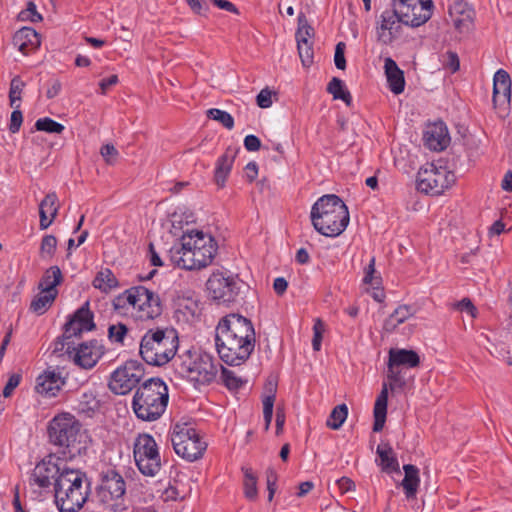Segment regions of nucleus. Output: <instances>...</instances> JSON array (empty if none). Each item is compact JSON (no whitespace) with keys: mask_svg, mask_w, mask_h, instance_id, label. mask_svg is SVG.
Listing matches in <instances>:
<instances>
[{"mask_svg":"<svg viewBox=\"0 0 512 512\" xmlns=\"http://www.w3.org/2000/svg\"><path fill=\"white\" fill-rule=\"evenodd\" d=\"M215 344L223 362L232 366L241 365L255 348L252 322L239 314L223 317L216 327Z\"/></svg>","mask_w":512,"mask_h":512,"instance_id":"nucleus-1","label":"nucleus"},{"mask_svg":"<svg viewBox=\"0 0 512 512\" xmlns=\"http://www.w3.org/2000/svg\"><path fill=\"white\" fill-rule=\"evenodd\" d=\"M217 252V243L211 235L192 230L182 235L180 243L169 253L171 261L186 270L201 269L212 263Z\"/></svg>","mask_w":512,"mask_h":512,"instance_id":"nucleus-2","label":"nucleus"},{"mask_svg":"<svg viewBox=\"0 0 512 512\" xmlns=\"http://www.w3.org/2000/svg\"><path fill=\"white\" fill-rule=\"evenodd\" d=\"M310 217L315 230L326 237L342 234L350 220L348 207L335 194L320 197L313 204Z\"/></svg>","mask_w":512,"mask_h":512,"instance_id":"nucleus-3","label":"nucleus"},{"mask_svg":"<svg viewBox=\"0 0 512 512\" xmlns=\"http://www.w3.org/2000/svg\"><path fill=\"white\" fill-rule=\"evenodd\" d=\"M90 482L85 473L63 466L54 483L55 504L60 512H78L89 495Z\"/></svg>","mask_w":512,"mask_h":512,"instance_id":"nucleus-4","label":"nucleus"},{"mask_svg":"<svg viewBox=\"0 0 512 512\" xmlns=\"http://www.w3.org/2000/svg\"><path fill=\"white\" fill-rule=\"evenodd\" d=\"M168 400V387L165 382L157 377L150 378L137 388L132 408L139 419L152 422L163 415Z\"/></svg>","mask_w":512,"mask_h":512,"instance_id":"nucleus-5","label":"nucleus"},{"mask_svg":"<svg viewBox=\"0 0 512 512\" xmlns=\"http://www.w3.org/2000/svg\"><path fill=\"white\" fill-rule=\"evenodd\" d=\"M178 349V334L174 329H150L141 339L139 352L149 365L163 366L172 360Z\"/></svg>","mask_w":512,"mask_h":512,"instance_id":"nucleus-6","label":"nucleus"},{"mask_svg":"<svg viewBox=\"0 0 512 512\" xmlns=\"http://www.w3.org/2000/svg\"><path fill=\"white\" fill-rule=\"evenodd\" d=\"M219 366L209 353L189 350L180 356L177 372L195 385H209L216 379Z\"/></svg>","mask_w":512,"mask_h":512,"instance_id":"nucleus-7","label":"nucleus"},{"mask_svg":"<svg viewBox=\"0 0 512 512\" xmlns=\"http://www.w3.org/2000/svg\"><path fill=\"white\" fill-rule=\"evenodd\" d=\"M81 424L70 413L56 415L48 425V437L50 443L63 448V453L73 454L76 444L81 437Z\"/></svg>","mask_w":512,"mask_h":512,"instance_id":"nucleus-8","label":"nucleus"},{"mask_svg":"<svg viewBox=\"0 0 512 512\" xmlns=\"http://www.w3.org/2000/svg\"><path fill=\"white\" fill-rule=\"evenodd\" d=\"M171 443L175 453L189 462L201 458L207 448V443L189 423H176L173 426Z\"/></svg>","mask_w":512,"mask_h":512,"instance_id":"nucleus-9","label":"nucleus"},{"mask_svg":"<svg viewBox=\"0 0 512 512\" xmlns=\"http://www.w3.org/2000/svg\"><path fill=\"white\" fill-rule=\"evenodd\" d=\"M93 313L89 309V302H86L64 325V332L61 337H58L54 342V352L71 353V346L74 345L70 341L71 338L80 336L84 331H91L95 328L93 320Z\"/></svg>","mask_w":512,"mask_h":512,"instance_id":"nucleus-10","label":"nucleus"},{"mask_svg":"<svg viewBox=\"0 0 512 512\" xmlns=\"http://www.w3.org/2000/svg\"><path fill=\"white\" fill-rule=\"evenodd\" d=\"M126 492V483L123 477L115 470L108 469L101 473V483L97 489V498L111 511L122 510L123 497Z\"/></svg>","mask_w":512,"mask_h":512,"instance_id":"nucleus-11","label":"nucleus"},{"mask_svg":"<svg viewBox=\"0 0 512 512\" xmlns=\"http://www.w3.org/2000/svg\"><path fill=\"white\" fill-rule=\"evenodd\" d=\"M455 180L454 173L447 168L428 163L417 174V189L426 194L440 195L450 188Z\"/></svg>","mask_w":512,"mask_h":512,"instance_id":"nucleus-12","label":"nucleus"},{"mask_svg":"<svg viewBox=\"0 0 512 512\" xmlns=\"http://www.w3.org/2000/svg\"><path fill=\"white\" fill-rule=\"evenodd\" d=\"M134 460L139 471L149 477L155 476L161 468L160 454L154 438L140 434L134 442Z\"/></svg>","mask_w":512,"mask_h":512,"instance_id":"nucleus-13","label":"nucleus"},{"mask_svg":"<svg viewBox=\"0 0 512 512\" xmlns=\"http://www.w3.org/2000/svg\"><path fill=\"white\" fill-rule=\"evenodd\" d=\"M209 296L218 304H230L237 301L241 290L238 277L222 271L213 272L206 282Z\"/></svg>","mask_w":512,"mask_h":512,"instance_id":"nucleus-14","label":"nucleus"},{"mask_svg":"<svg viewBox=\"0 0 512 512\" xmlns=\"http://www.w3.org/2000/svg\"><path fill=\"white\" fill-rule=\"evenodd\" d=\"M387 378L389 383H383L382 389L376 398L374 404V424L373 431L380 432L386 421L387 414V403H388V392L389 390L394 391L398 388H403L406 385V380L402 374V369L396 365L390 366L388 362Z\"/></svg>","mask_w":512,"mask_h":512,"instance_id":"nucleus-15","label":"nucleus"},{"mask_svg":"<svg viewBox=\"0 0 512 512\" xmlns=\"http://www.w3.org/2000/svg\"><path fill=\"white\" fill-rule=\"evenodd\" d=\"M132 316L141 321L153 320L163 312L160 297L144 286L132 287Z\"/></svg>","mask_w":512,"mask_h":512,"instance_id":"nucleus-16","label":"nucleus"},{"mask_svg":"<svg viewBox=\"0 0 512 512\" xmlns=\"http://www.w3.org/2000/svg\"><path fill=\"white\" fill-rule=\"evenodd\" d=\"M407 28H418L432 16V0H393Z\"/></svg>","mask_w":512,"mask_h":512,"instance_id":"nucleus-17","label":"nucleus"},{"mask_svg":"<svg viewBox=\"0 0 512 512\" xmlns=\"http://www.w3.org/2000/svg\"><path fill=\"white\" fill-rule=\"evenodd\" d=\"M144 375L142 365L137 361H126L110 377L109 389L117 395H125L137 386Z\"/></svg>","mask_w":512,"mask_h":512,"instance_id":"nucleus-18","label":"nucleus"},{"mask_svg":"<svg viewBox=\"0 0 512 512\" xmlns=\"http://www.w3.org/2000/svg\"><path fill=\"white\" fill-rule=\"evenodd\" d=\"M104 346L98 340H91L83 342L75 347L71 346V353L69 354L76 365L89 370L92 369L100 358L104 355Z\"/></svg>","mask_w":512,"mask_h":512,"instance_id":"nucleus-19","label":"nucleus"},{"mask_svg":"<svg viewBox=\"0 0 512 512\" xmlns=\"http://www.w3.org/2000/svg\"><path fill=\"white\" fill-rule=\"evenodd\" d=\"M475 12L463 0H454L448 7V21L459 30H470L473 28Z\"/></svg>","mask_w":512,"mask_h":512,"instance_id":"nucleus-20","label":"nucleus"},{"mask_svg":"<svg viewBox=\"0 0 512 512\" xmlns=\"http://www.w3.org/2000/svg\"><path fill=\"white\" fill-rule=\"evenodd\" d=\"M63 467L52 461V457L39 462L30 476V484L37 485L40 488H47L51 485V480L56 483V478L61 474Z\"/></svg>","mask_w":512,"mask_h":512,"instance_id":"nucleus-21","label":"nucleus"},{"mask_svg":"<svg viewBox=\"0 0 512 512\" xmlns=\"http://www.w3.org/2000/svg\"><path fill=\"white\" fill-rule=\"evenodd\" d=\"M64 385L62 372L58 368H49L38 376L36 391L45 397H55Z\"/></svg>","mask_w":512,"mask_h":512,"instance_id":"nucleus-22","label":"nucleus"},{"mask_svg":"<svg viewBox=\"0 0 512 512\" xmlns=\"http://www.w3.org/2000/svg\"><path fill=\"white\" fill-rule=\"evenodd\" d=\"M424 145L433 151H442L450 143V137L446 125L442 122L429 124L423 135Z\"/></svg>","mask_w":512,"mask_h":512,"instance_id":"nucleus-23","label":"nucleus"},{"mask_svg":"<svg viewBox=\"0 0 512 512\" xmlns=\"http://www.w3.org/2000/svg\"><path fill=\"white\" fill-rule=\"evenodd\" d=\"M511 98V78L509 74L499 69L493 78V103L495 107L508 106Z\"/></svg>","mask_w":512,"mask_h":512,"instance_id":"nucleus-24","label":"nucleus"},{"mask_svg":"<svg viewBox=\"0 0 512 512\" xmlns=\"http://www.w3.org/2000/svg\"><path fill=\"white\" fill-rule=\"evenodd\" d=\"M384 72L390 90L395 94H401L405 88L404 72L397 63L390 57L384 60Z\"/></svg>","mask_w":512,"mask_h":512,"instance_id":"nucleus-25","label":"nucleus"},{"mask_svg":"<svg viewBox=\"0 0 512 512\" xmlns=\"http://www.w3.org/2000/svg\"><path fill=\"white\" fill-rule=\"evenodd\" d=\"M238 148L228 147L225 153L218 159L215 168V182L218 187L225 185L226 179L231 171L234 159L237 155Z\"/></svg>","mask_w":512,"mask_h":512,"instance_id":"nucleus-26","label":"nucleus"},{"mask_svg":"<svg viewBox=\"0 0 512 512\" xmlns=\"http://www.w3.org/2000/svg\"><path fill=\"white\" fill-rule=\"evenodd\" d=\"M277 382L274 379H268L265 384V394L262 398L263 417L265 430H268L273 417V407L276 398Z\"/></svg>","mask_w":512,"mask_h":512,"instance_id":"nucleus-27","label":"nucleus"},{"mask_svg":"<svg viewBox=\"0 0 512 512\" xmlns=\"http://www.w3.org/2000/svg\"><path fill=\"white\" fill-rule=\"evenodd\" d=\"M63 281V275L58 266H51L48 268L41 277L38 289L42 292H49L53 295H58L57 286Z\"/></svg>","mask_w":512,"mask_h":512,"instance_id":"nucleus-28","label":"nucleus"},{"mask_svg":"<svg viewBox=\"0 0 512 512\" xmlns=\"http://www.w3.org/2000/svg\"><path fill=\"white\" fill-rule=\"evenodd\" d=\"M390 366L396 365L407 366L410 368L417 367L420 364L419 355L413 350L406 349H390L389 359Z\"/></svg>","mask_w":512,"mask_h":512,"instance_id":"nucleus-29","label":"nucleus"},{"mask_svg":"<svg viewBox=\"0 0 512 512\" xmlns=\"http://www.w3.org/2000/svg\"><path fill=\"white\" fill-rule=\"evenodd\" d=\"M314 34H296L297 50L304 67H310L314 59Z\"/></svg>","mask_w":512,"mask_h":512,"instance_id":"nucleus-30","label":"nucleus"},{"mask_svg":"<svg viewBox=\"0 0 512 512\" xmlns=\"http://www.w3.org/2000/svg\"><path fill=\"white\" fill-rule=\"evenodd\" d=\"M403 470L405 472V476L401 485L406 497L408 499L414 498L420 484L419 469L415 465L406 464L403 466Z\"/></svg>","mask_w":512,"mask_h":512,"instance_id":"nucleus-31","label":"nucleus"},{"mask_svg":"<svg viewBox=\"0 0 512 512\" xmlns=\"http://www.w3.org/2000/svg\"><path fill=\"white\" fill-rule=\"evenodd\" d=\"M415 314V310L413 307L409 305H400L398 306L394 312L384 321L383 329L391 333L395 331V329L410 317Z\"/></svg>","mask_w":512,"mask_h":512,"instance_id":"nucleus-32","label":"nucleus"},{"mask_svg":"<svg viewBox=\"0 0 512 512\" xmlns=\"http://www.w3.org/2000/svg\"><path fill=\"white\" fill-rule=\"evenodd\" d=\"M12 43L24 55L36 50L41 44V34H14Z\"/></svg>","mask_w":512,"mask_h":512,"instance_id":"nucleus-33","label":"nucleus"},{"mask_svg":"<svg viewBox=\"0 0 512 512\" xmlns=\"http://www.w3.org/2000/svg\"><path fill=\"white\" fill-rule=\"evenodd\" d=\"M93 286L102 292H110L118 287L119 283L114 273L109 268L101 269L95 276Z\"/></svg>","mask_w":512,"mask_h":512,"instance_id":"nucleus-34","label":"nucleus"},{"mask_svg":"<svg viewBox=\"0 0 512 512\" xmlns=\"http://www.w3.org/2000/svg\"><path fill=\"white\" fill-rule=\"evenodd\" d=\"M376 453L381 460V466L384 471L390 472L399 470L398 460L389 444L378 445Z\"/></svg>","mask_w":512,"mask_h":512,"instance_id":"nucleus-35","label":"nucleus"},{"mask_svg":"<svg viewBox=\"0 0 512 512\" xmlns=\"http://www.w3.org/2000/svg\"><path fill=\"white\" fill-rule=\"evenodd\" d=\"M401 18L402 17H400V13L397 11V7L393 5L392 10H385L381 14L379 21L380 29L383 31H398L402 28V26H404Z\"/></svg>","mask_w":512,"mask_h":512,"instance_id":"nucleus-36","label":"nucleus"},{"mask_svg":"<svg viewBox=\"0 0 512 512\" xmlns=\"http://www.w3.org/2000/svg\"><path fill=\"white\" fill-rule=\"evenodd\" d=\"M113 310L121 316L131 315L133 311L132 287L116 296L112 301Z\"/></svg>","mask_w":512,"mask_h":512,"instance_id":"nucleus-37","label":"nucleus"},{"mask_svg":"<svg viewBox=\"0 0 512 512\" xmlns=\"http://www.w3.org/2000/svg\"><path fill=\"white\" fill-rule=\"evenodd\" d=\"M56 295L40 291L31 301L30 310L37 315H43L54 303Z\"/></svg>","mask_w":512,"mask_h":512,"instance_id":"nucleus-38","label":"nucleus"},{"mask_svg":"<svg viewBox=\"0 0 512 512\" xmlns=\"http://www.w3.org/2000/svg\"><path fill=\"white\" fill-rule=\"evenodd\" d=\"M327 91L334 99H340L344 101L346 105H351L352 96L345 88V84L341 79L333 77L327 85Z\"/></svg>","mask_w":512,"mask_h":512,"instance_id":"nucleus-39","label":"nucleus"},{"mask_svg":"<svg viewBox=\"0 0 512 512\" xmlns=\"http://www.w3.org/2000/svg\"><path fill=\"white\" fill-rule=\"evenodd\" d=\"M242 471L244 473V495L247 499L254 501L257 499L258 495L257 476L255 475L251 468L243 467Z\"/></svg>","mask_w":512,"mask_h":512,"instance_id":"nucleus-40","label":"nucleus"},{"mask_svg":"<svg viewBox=\"0 0 512 512\" xmlns=\"http://www.w3.org/2000/svg\"><path fill=\"white\" fill-rule=\"evenodd\" d=\"M347 415H348V408H347L346 404H340V405L336 406L332 410V412L327 420V426L333 430H338L342 426L344 421L346 420Z\"/></svg>","mask_w":512,"mask_h":512,"instance_id":"nucleus-41","label":"nucleus"},{"mask_svg":"<svg viewBox=\"0 0 512 512\" xmlns=\"http://www.w3.org/2000/svg\"><path fill=\"white\" fill-rule=\"evenodd\" d=\"M99 400L92 391L83 392L79 399V410L82 413L90 414L99 408Z\"/></svg>","mask_w":512,"mask_h":512,"instance_id":"nucleus-42","label":"nucleus"},{"mask_svg":"<svg viewBox=\"0 0 512 512\" xmlns=\"http://www.w3.org/2000/svg\"><path fill=\"white\" fill-rule=\"evenodd\" d=\"M206 115L209 119L219 122L228 130L233 129L234 127V119L231 114L226 111L217 108H211L207 110Z\"/></svg>","mask_w":512,"mask_h":512,"instance_id":"nucleus-43","label":"nucleus"},{"mask_svg":"<svg viewBox=\"0 0 512 512\" xmlns=\"http://www.w3.org/2000/svg\"><path fill=\"white\" fill-rule=\"evenodd\" d=\"M57 248V239L53 235H45L40 245V257L43 260H51Z\"/></svg>","mask_w":512,"mask_h":512,"instance_id":"nucleus-44","label":"nucleus"},{"mask_svg":"<svg viewBox=\"0 0 512 512\" xmlns=\"http://www.w3.org/2000/svg\"><path fill=\"white\" fill-rule=\"evenodd\" d=\"M40 211H45L55 219L59 210L58 197L55 192L48 193L39 205Z\"/></svg>","mask_w":512,"mask_h":512,"instance_id":"nucleus-45","label":"nucleus"},{"mask_svg":"<svg viewBox=\"0 0 512 512\" xmlns=\"http://www.w3.org/2000/svg\"><path fill=\"white\" fill-rule=\"evenodd\" d=\"M35 128L38 131H45L48 133L60 134L65 129L61 123L54 121L49 117L40 118L35 123Z\"/></svg>","mask_w":512,"mask_h":512,"instance_id":"nucleus-46","label":"nucleus"},{"mask_svg":"<svg viewBox=\"0 0 512 512\" xmlns=\"http://www.w3.org/2000/svg\"><path fill=\"white\" fill-rule=\"evenodd\" d=\"M219 367L222 369V382L229 390H237L243 385L244 382L242 378L238 377L234 371L226 369L221 365Z\"/></svg>","mask_w":512,"mask_h":512,"instance_id":"nucleus-47","label":"nucleus"},{"mask_svg":"<svg viewBox=\"0 0 512 512\" xmlns=\"http://www.w3.org/2000/svg\"><path fill=\"white\" fill-rule=\"evenodd\" d=\"M25 87V83L19 78L14 77L11 80L10 83V91H9V99H10V105L13 108H19V104L16 102H19L21 100V93L23 88Z\"/></svg>","mask_w":512,"mask_h":512,"instance_id":"nucleus-48","label":"nucleus"},{"mask_svg":"<svg viewBox=\"0 0 512 512\" xmlns=\"http://www.w3.org/2000/svg\"><path fill=\"white\" fill-rule=\"evenodd\" d=\"M325 332V324L321 319H316L313 325V339H312V347L314 351H319L321 349V342L323 338V333Z\"/></svg>","mask_w":512,"mask_h":512,"instance_id":"nucleus-49","label":"nucleus"},{"mask_svg":"<svg viewBox=\"0 0 512 512\" xmlns=\"http://www.w3.org/2000/svg\"><path fill=\"white\" fill-rule=\"evenodd\" d=\"M100 154L108 165H114L119 157V152L113 144H105L100 149Z\"/></svg>","mask_w":512,"mask_h":512,"instance_id":"nucleus-50","label":"nucleus"},{"mask_svg":"<svg viewBox=\"0 0 512 512\" xmlns=\"http://www.w3.org/2000/svg\"><path fill=\"white\" fill-rule=\"evenodd\" d=\"M128 329L124 324L111 325L108 329L109 338L116 343H123Z\"/></svg>","mask_w":512,"mask_h":512,"instance_id":"nucleus-51","label":"nucleus"},{"mask_svg":"<svg viewBox=\"0 0 512 512\" xmlns=\"http://www.w3.org/2000/svg\"><path fill=\"white\" fill-rule=\"evenodd\" d=\"M266 482H267V490H268V501H272L275 491H276V482H277V473L273 468L267 469Z\"/></svg>","mask_w":512,"mask_h":512,"instance_id":"nucleus-52","label":"nucleus"},{"mask_svg":"<svg viewBox=\"0 0 512 512\" xmlns=\"http://www.w3.org/2000/svg\"><path fill=\"white\" fill-rule=\"evenodd\" d=\"M256 103L260 108H269L272 106V91L269 88L262 89L256 97Z\"/></svg>","mask_w":512,"mask_h":512,"instance_id":"nucleus-53","label":"nucleus"},{"mask_svg":"<svg viewBox=\"0 0 512 512\" xmlns=\"http://www.w3.org/2000/svg\"><path fill=\"white\" fill-rule=\"evenodd\" d=\"M446 60L444 62V66L451 70L452 73H455L460 68V60L457 53L453 51H448L445 54Z\"/></svg>","mask_w":512,"mask_h":512,"instance_id":"nucleus-54","label":"nucleus"},{"mask_svg":"<svg viewBox=\"0 0 512 512\" xmlns=\"http://www.w3.org/2000/svg\"><path fill=\"white\" fill-rule=\"evenodd\" d=\"M20 380H21V375H19V374H12L9 377V379L3 389V396L5 398H8L12 395L14 389L19 385Z\"/></svg>","mask_w":512,"mask_h":512,"instance_id":"nucleus-55","label":"nucleus"},{"mask_svg":"<svg viewBox=\"0 0 512 512\" xmlns=\"http://www.w3.org/2000/svg\"><path fill=\"white\" fill-rule=\"evenodd\" d=\"M22 20H30L31 22H37L42 19L41 15L36 11V6L33 3H29L26 10L20 13Z\"/></svg>","mask_w":512,"mask_h":512,"instance_id":"nucleus-56","label":"nucleus"},{"mask_svg":"<svg viewBox=\"0 0 512 512\" xmlns=\"http://www.w3.org/2000/svg\"><path fill=\"white\" fill-rule=\"evenodd\" d=\"M22 121H23L22 112L18 108H15V110L11 114L10 125H9L10 132L13 134L17 133L21 127Z\"/></svg>","mask_w":512,"mask_h":512,"instance_id":"nucleus-57","label":"nucleus"},{"mask_svg":"<svg viewBox=\"0 0 512 512\" xmlns=\"http://www.w3.org/2000/svg\"><path fill=\"white\" fill-rule=\"evenodd\" d=\"M456 307L460 311H466L472 317L476 316V312H477L476 307L474 306V304L471 302V300L469 298H463L461 301H459L456 304Z\"/></svg>","mask_w":512,"mask_h":512,"instance_id":"nucleus-58","label":"nucleus"},{"mask_svg":"<svg viewBox=\"0 0 512 512\" xmlns=\"http://www.w3.org/2000/svg\"><path fill=\"white\" fill-rule=\"evenodd\" d=\"M244 147L248 151H258L261 147V141L255 135H247L244 139Z\"/></svg>","mask_w":512,"mask_h":512,"instance_id":"nucleus-59","label":"nucleus"},{"mask_svg":"<svg viewBox=\"0 0 512 512\" xmlns=\"http://www.w3.org/2000/svg\"><path fill=\"white\" fill-rule=\"evenodd\" d=\"M374 274H375V258H371L368 266L366 267L365 269V276L363 278V282L365 284H370V285H373L374 284Z\"/></svg>","mask_w":512,"mask_h":512,"instance_id":"nucleus-60","label":"nucleus"},{"mask_svg":"<svg viewBox=\"0 0 512 512\" xmlns=\"http://www.w3.org/2000/svg\"><path fill=\"white\" fill-rule=\"evenodd\" d=\"M118 83V76L117 75H111L108 78L102 79L99 82V87L101 90V94H106L107 91L114 85Z\"/></svg>","mask_w":512,"mask_h":512,"instance_id":"nucleus-61","label":"nucleus"},{"mask_svg":"<svg viewBox=\"0 0 512 512\" xmlns=\"http://www.w3.org/2000/svg\"><path fill=\"white\" fill-rule=\"evenodd\" d=\"M245 177L249 182H252L256 179L258 175V165L256 162H249L245 168Z\"/></svg>","mask_w":512,"mask_h":512,"instance_id":"nucleus-62","label":"nucleus"},{"mask_svg":"<svg viewBox=\"0 0 512 512\" xmlns=\"http://www.w3.org/2000/svg\"><path fill=\"white\" fill-rule=\"evenodd\" d=\"M191 9L198 13L204 14L208 10V5L203 0H186Z\"/></svg>","mask_w":512,"mask_h":512,"instance_id":"nucleus-63","label":"nucleus"},{"mask_svg":"<svg viewBox=\"0 0 512 512\" xmlns=\"http://www.w3.org/2000/svg\"><path fill=\"white\" fill-rule=\"evenodd\" d=\"M338 488L342 493L354 490L355 483L348 477H342L337 480Z\"/></svg>","mask_w":512,"mask_h":512,"instance_id":"nucleus-64","label":"nucleus"}]
</instances>
